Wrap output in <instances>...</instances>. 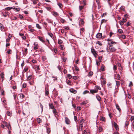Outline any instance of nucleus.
<instances>
[{
  "label": "nucleus",
  "mask_w": 134,
  "mask_h": 134,
  "mask_svg": "<svg viewBox=\"0 0 134 134\" xmlns=\"http://www.w3.org/2000/svg\"><path fill=\"white\" fill-rule=\"evenodd\" d=\"M25 96L23 94H19L18 95L17 99L19 102H21L24 100Z\"/></svg>",
  "instance_id": "obj_1"
},
{
  "label": "nucleus",
  "mask_w": 134,
  "mask_h": 134,
  "mask_svg": "<svg viewBox=\"0 0 134 134\" xmlns=\"http://www.w3.org/2000/svg\"><path fill=\"white\" fill-rule=\"evenodd\" d=\"M92 53L93 54V55L94 56L95 58H96L97 56V52L93 48H92L91 50Z\"/></svg>",
  "instance_id": "obj_2"
},
{
  "label": "nucleus",
  "mask_w": 134,
  "mask_h": 134,
  "mask_svg": "<svg viewBox=\"0 0 134 134\" xmlns=\"http://www.w3.org/2000/svg\"><path fill=\"white\" fill-rule=\"evenodd\" d=\"M84 121V119H82L81 120V122L80 123V125L79 126V130L81 131L82 130L83 125H82L83 122Z\"/></svg>",
  "instance_id": "obj_3"
},
{
  "label": "nucleus",
  "mask_w": 134,
  "mask_h": 134,
  "mask_svg": "<svg viewBox=\"0 0 134 134\" xmlns=\"http://www.w3.org/2000/svg\"><path fill=\"white\" fill-rule=\"evenodd\" d=\"M109 48L111 52H115L116 50V49L115 48L112 47L111 45L110 46Z\"/></svg>",
  "instance_id": "obj_4"
},
{
  "label": "nucleus",
  "mask_w": 134,
  "mask_h": 134,
  "mask_svg": "<svg viewBox=\"0 0 134 134\" xmlns=\"http://www.w3.org/2000/svg\"><path fill=\"white\" fill-rule=\"evenodd\" d=\"M70 91L71 93H73L76 94L77 93V91L75 90L73 88H70L69 90Z\"/></svg>",
  "instance_id": "obj_5"
},
{
  "label": "nucleus",
  "mask_w": 134,
  "mask_h": 134,
  "mask_svg": "<svg viewBox=\"0 0 134 134\" xmlns=\"http://www.w3.org/2000/svg\"><path fill=\"white\" fill-rule=\"evenodd\" d=\"M65 122L67 124H69L70 122L69 119L67 117L65 118Z\"/></svg>",
  "instance_id": "obj_6"
},
{
  "label": "nucleus",
  "mask_w": 134,
  "mask_h": 134,
  "mask_svg": "<svg viewBox=\"0 0 134 134\" xmlns=\"http://www.w3.org/2000/svg\"><path fill=\"white\" fill-rule=\"evenodd\" d=\"M9 12L8 11H5V12H4V14H3V15L5 17H6L7 16V15H9Z\"/></svg>",
  "instance_id": "obj_7"
},
{
  "label": "nucleus",
  "mask_w": 134,
  "mask_h": 134,
  "mask_svg": "<svg viewBox=\"0 0 134 134\" xmlns=\"http://www.w3.org/2000/svg\"><path fill=\"white\" fill-rule=\"evenodd\" d=\"M114 126L115 129L117 130H119V128L118 127V125L115 122H114Z\"/></svg>",
  "instance_id": "obj_8"
},
{
  "label": "nucleus",
  "mask_w": 134,
  "mask_h": 134,
  "mask_svg": "<svg viewBox=\"0 0 134 134\" xmlns=\"http://www.w3.org/2000/svg\"><path fill=\"white\" fill-rule=\"evenodd\" d=\"M90 91L91 93L93 94L97 92H98V90H97V89H95L94 90H90Z\"/></svg>",
  "instance_id": "obj_9"
},
{
  "label": "nucleus",
  "mask_w": 134,
  "mask_h": 134,
  "mask_svg": "<svg viewBox=\"0 0 134 134\" xmlns=\"http://www.w3.org/2000/svg\"><path fill=\"white\" fill-rule=\"evenodd\" d=\"M102 34L101 33H98L96 35V37L98 38H100L102 37Z\"/></svg>",
  "instance_id": "obj_10"
},
{
  "label": "nucleus",
  "mask_w": 134,
  "mask_h": 134,
  "mask_svg": "<svg viewBox=\"0 0 134 134\" xmlns=\"http://www.w3.org/2000/svg\"><path fill=\"white\" fill-rule=\"evenodd\" d=\"M38 44L37 43H34V49L36 50L38 48Z\"/></svg>",
  "instance_id": "obj_11"
},
{
  "label": "nucleus",
  "mask_w": 134,
  "mask_h": 134,
  "mask_svg": "<svg viewBox=\"0 0 134 134\" xmlns=\"http://www.w3.org/2000/svg\"><path fill=\"white\" fill-rule=\"evenodd\" d=\"M108 43L110 46L111 45V44H115L116 43V42H115L113 41L112 40H111Z\"/></svg>",
  "instance_id": "obj_12"
},
{
  "label": "nucleus",
  "mask_w": 134,
  "mask_h": 134,
  "mask_svg": "<svg viewBox=\"0 0 134 134\" xmlns=\"http://www.w3.org/2000/svg\"><path fill=\"white\" fill-rule=\"evenodd\" d=\"M101 81L104 84H105L106 83V81L105 79H103V78H102V77H101Z\"/></svg>",
  "instance_id": "obj_13"
},
{
  "label": "nucleus",
  "mask_w": 134,
  "mask_h": 134,
  "mask_svg": "<svg viewBox=\"0 0 134 134\" xmlns=\"http://www.w3.org/2000/svg\"><path fill=\"white\" fill-rule=\"evenodd\" d=\"M96 98L97 100L99 101H100L101 100V98L98 95H96Z\"/></svg>",
  "instance_id": "obj_14"
},
{
  "label": "nucleus",
  "mask_w": 134,
  "mask_h": 134,
  "mask_svg": "<svg viewBox=\"0 0 134 134\" xmlns=\"http://www.w3.org/2000/svg\"><path fill=\"white\" fill-rule=\"evenodd\" d=\"M38 37V39L39 40H40V41H41V42H42L43 43H44L45 42V41L44 40H43V38L41 37V36H39Z\"/></svg>",
  "instance_id": "obj_15"
},
{
  "label": "nucleus",
  "mask_w": 134,
  "mask_h": 134,
  "mask_svg": "<svg viewBox=\"0 0 134 134\" xmlns=\"http://www.w3.org/2000/svg\"><path fill=\"white\" fill-rule=\"evenodd\" d=\"M116 106L117 109L118 110L119 112H120L121 110V109L120 108V107L118 104H116Z\"/></svg>",
  "instance_id": "obj_16"
},
{
  "label": "nucleus",
  "mask_w": 134,
  "mask_h": 134,
  "mask_svg": "<svg viewBox=\"0 0 134 134\" xmlns=\"http://www.w3.org/2000/svg\"><path fill=\"white\" fill-rule=\"evenodd\" d=\"M49 106L51 109H53L54 108L53 105L52 103L49 104Z\"/></svg>",
  "instance_id": "obj_17"
},
{
  "label": "nucleus",
  "mask_w": 134,
  "mask_h": 134,
  "mask_svg": "<svg viewBox=\"0 0 134 134\" xmlns=\"http://www.w3.org/2000/svg\"><path fill=\"white\" fill-rule=\"evenodd\" d=\"M53 14L55 16H56L58 15V14L57 12H52Z\"/></svg>",
  "instance_id": "obj_18"
},
{
  "label": "nucleus",
  "mask_w": 134,
  "mask_h": 134,
  "mask_svg": "<svg viewBox=\"0 0 134 134\" xmlns=\"http://www.w3.org/2000/svg\"><path fill=\"white\" fill-rule=\"evenodd\" d=\"M1 78L2 79V81H3L4 80V74L3 72L1 73Z\"/></svg>",
  "instance_id": "obj_19"
},
{
  "label": "nucleus",
  "mask_w": 134,
  "mask_h": 134,
  "mask_svg": "<svg viewBox=\"0 0 134 134\" xmlns=\"http://www.w3.org/2000/svg\"><path fill=\"white\" fill-rule=\"evenodd\" d=\"M12 9V7H8L5 8L4 10L6 11V10H10Z\"/></svg>",
  "instance_id": "obj_20"
},
{
  "label": "nucleus",
  "mask_w": 134,
  "mask_h": 134,
  "mask_svg": "<svg viewBox=\"0 0 134 134\" xmlns=\"http://www.w3.org/2000/svg\"><path fill=\"white\" fill-rule=\"evenodd\" d=\"M53 113L55 115H57V112L55 109H53Z\"/></svg>",
  "instance_id": "obj_21"
},
{
  "label": "nucleus",
  "mask_w": 134,
  "mask_h": 134,
  "mask_svg": "<svg viewBox=\"0 0 134 134\" xmlns=\"http://www.w3.org/2000/svg\"><path fill=\"white\" fill-rule=\"evenodd\" d=\"M28 67L26 66L25 67V68L24 69L23 71H24L25 72H26L28 70Z\"/></svg>",
  "instance_id": "obj_22"
},
{
  "label": "nucleus",
  "mask_w": 134,
  "mask_h": 134,
  "mask_svg": "<svg viewBox=\"0 0 134 134\" xmlns=\"http://www.w3.org/2000/svg\"><path fill=\"white\" fill-rule=\"evenodd\" d=\"M120 37L122 38L123 39H124L126 38V36L125 35H120Z\"/></svg>",
  "instance_id": "obj_23"
},
{
  "label": "nucleus",
  "mask_w": 134,
  "mask_h": 134,
  "mask_svg": "<svg viewBox=\"0 0 134 134\" xmlns=\"http://www.w3.org/2000/svg\"><path fill=\"white\" fill-rule=\"evenodd\" d=\"M7 115L8 116H10L12 114V112L9 111H7Z\"/></svg>",
  "instance_id": "obj_24"
},
{
  "label": "nucleus",
  "mask_w": 134,
  "mask_h": 134,
  "mask_svg": "<svg viewBox=\"0 0 134 134\" xmlns=\"http://www.w3.org/2000/svg\"><path fill=\"white\" fill-rule=\"evenodd\" d=\"M60 20L62 23H64L65 22V20L64 19L62 18H60Z\"/></svg>",
  "instance_id": "obj_25"
},
{
  "label": "nucleus",
  "mask_w": 134,
  "mask_h": 134,
  "mask_svg": "<svg viewBox=\"0 0 134 134\" xmlns=\"http://www.w3.org/2000/svg\"><path fill=\"white\" fill-rule=\"evenodd\" d=\"M66 83L67 84L69 85H71V82L69 80H66Z\"/></svg>",
  "instance_id": "obj_26"
},
{
  "label": "nucleus",
  "mask_w": 134,
  "mask_h": 134,
  "mask_svg": "<svg viewBox=\"0 0 134 134\" xmlns=\"http://www.w3.org/2000/svg\"><path fill=\"white\" fill-rule=\"evenodd\" d=\"M45 93L47 95H48L49 94V91L47 89H46V88H45Z\"/></svg>",
  "instance_id": "obj_27"
},
{
  "label": "nucleus",
  "mask_w": 134,
  "mask_h": 134,
  "mask_svg": "<svg viewBox=\"0 0 134 134\" xmlns=\"http://www.w3.org/2000/svg\"><path fill=\"white\" fill-rule=\"evenodd\" d=\"M0 29L1 30L4 29L3 25L1 23H0Z\"/></svg>",
  "instance_id": "obj_28"
},
{
  "label": "nucleus",
  "mask_w": 134,
  "mask_h": 134,
  "mask_svg": "<svg viewBox=\"0 0 134 134\" xmlns=\"http://www.w3.org/2000/svg\"><path fill=\"white\" fill-rule=\"evenodd\" d=\"M37 119V122L38 123H40L42 121V120L40 118H38Z\"/></svg>",
  "instance_id": "obj_29"
},
{
  "label": "nucleus",
  "mask_w": 134,
  "mask_h": 134,
  "mask_svg": "<svg viewBox=\"0 0 134 134\" xmlns=\"http://www.w3.org/2000/svg\"><path fill=\"white\" fill-rule=\"evenodd\" d=\"M120 9L121 10H122L124 11H125V7L124 6H121L120 7Z\"/></svg>",
  "instance_id": "obj_30"
},
{
  "label": "nucleus",
  "mask_w": 134,
  "mask_h": 134,
  "mask_svg": "<svg viewBox=\"0 0 134 134\" xmlns=\"http://www.w3.org/2000/svg\"><path fill=\"white\" fill-rule=\"evenodd\" d=\"M36 27L39 29H41L40 26L38 24H36Z\"/></svg>",
  "instance_id": "obj_31"
},
{
  "label": "nucleus",
  "mask_w": 134,
  "mask_h": 134,
  "mask_svg": "<svg viewBox=\"0 0 134 134\" xmlns=\"http://www.w3.org/2000/svg\"><path fill=\"white\" fill-rule=\"evenodd\" d=\"M48 34L52 38H53V35L52 33H48Z\"/></svg>",
  "instance_id": "obj_32"
},
{
  "label": "nucleus",
  "mask_w": 134,
  "mask_h": 134,
  "mask_svg": "<svg viewBox=\"0 0 134 134\" xmlns=\"http://www.w3.org/2000/svg\"><path fill=\"white\" fill-rule=\"evenodd\" d=\"M27 48H25V50L24 51V55H26V54H27Z\"/></svg>",
  "instance_id": "obj_33"
},
{
  "label": "nucleus",
  "mask_w": 134,
  "mask_h": 134,
  "mask_svg": "<svg viewBox=\"0 0 134 134\" xmlns=\"http://www.w3.org/2000/svg\"><path fill=\"white\" fill-rule=\"evenodd\" d=\"M96 89H97V90H100L101 88L99 86H95Z\"/></svg>",
  "instance_id": "obj_34"
},
{
  "label": "nucleus",
  "mask_w": 134,
  "mask_h": 134,
  "mask_svg": "<svg viewBox=\"0 0 134 134\" xmlns=\"http://www.w3.org/2000/svg\"><path fill=\"white\" fill-rule=\"evenodd\" d=\"M32 78V76L31 75H30L27 78V81H29Z\"/></svg>",
  "instance_id": "obj_35"
},
{
  "label": "nucleus",
  "mask_w": 134,
  "mask_h": 134,
  "mask_svg": "<svg viewBox=\"0 0 134 134\" xmlns=\"http://www.w3.org/2000/svg\"><path fill=\"white\" fill-rule=\"evenodd\" d=\"M12 9H15L17 11H19L20 10V9H19V8H15V7L14 8H13V7H12Z\"/></svg>",
  "instance_id": "obj_36"
},
{
  "label": "nucleus",
  "mask_w": 134,
  "mask_h": 134,
  "mask_svg": "<svg viewBox=\"0 0 134 134\" xmlns=\"http://www.w3.org/2000/svg\"><path fill=\"white\" fill-rule=\"evenodd\" d=\"M80 23H81L82 25H83L84 23V22L83 19H81L80 21H79Z\"/></svg>",
  "instance_id": "obj_37"
},
{
  "label": "nucleus",
  "mask_w": 134,
  "mask_h": 134,
  "mask_svg": "<svg viewBox=\"0 0 134 134\" xmlns=\"http://www.w3.org/2000/svg\"><path fill=\"white\" fill-rule=\"evenodd\" d=\"M99 131L100 132H102L103 131L102 127L101 126H99Z\"/></svg>",
  "instance_id": "obj_38"
},
{
  "label": "nucleus",
  "mask_w": 134,
  "mask_h": 134,
  "mask_svg": "<svg viewBox=\"0 0 134 134\" xmlns=\"http://www.w3.org/2000/svg\"><path fill=\"white\" fill-rule=\"evenodd\" d=\"M67 77L69 78V79H70L72 77L71 75L70 74H68L67 75Z\"/></svg>",
  "instance_id": "obj_39"
},
{
  "label": "nucleus",
  "mask_w": 134,
  "mask_h": 134,
  "mask_svg": "<svg viewBox=\"0 0 134 134\" xmlns=\"http://www.w3.org/2000/svg\"><path fill=\"white\" fill-rule=\"evenodd\" d=\"M93 74V72L92 71H90L88 74V76H91Z\"/></svg>",
  "instance_id": "obj_40"
},
{
  "label": "nucleus",
  "mask_w": 134,
  "mask_h": 134,
  "mask_svg": "<svg viewBox=\"0 0 134 134\" xmlns=\"http://www.w3.org/2000/svg\"><path fill=\"white\" fill-rule=\"evenodd\" d=\"M83 6H79V9L80 10H81L83 8Z\"/></svg>",
  "instance_id": "obj_41"
},
{
  "label": "nucleus",
  "mask_w": 134,
  "mask_h": 134,
  "mask_svg": "<svg viewBox=\"0 0 134 134\" xmlns=\"http://www.w3.org/2000/svg\"><path fill=\"white\" fill-rule=\"evenodd\" d=\"M102 57L101 56H100L98 57V59H99L100 62H102Z\"/></svg>",
  "instance_id": "obj_42"
},
{
  "label": "nucleus",
  "mask_w": 134,
  "mask_h": 134,
  "mask_svg": "<svg viewBox=\"0 0 134 134\" xmlns=\"http://www.w3.org/2000/svg\"><path fill=\"white\" fill-rule=\"evenodd\" d=\"M58 4L59 7L60 8H62L63 7L62 4L60 3H58Z\"/></svg>",
  "instance_id": "obj_43"
},
{
  "label": "nucleus",
  "mask_w": 134,
  "mask_h": 134,
  "mask_svg": "<svg viewBox=\"0 0 134 134\" xmlns=\"http://www.w3.org/2000/svg\"><path fill=\"white\" fill-rule=\"evenodd\" d=\"M118 31L120 34H122L123 32V31L122 29H119L118 30Z\"/></svg>",
  "instance_id": "obj_44"
},
{
  "label": "nucleus",
  "mask_w": 134,
  "mask_h": 134,
  "mask_svg": "<svg viewBox=\"0 0 134 134\" xmlns=\"http://www.w3.org/2000/svg\"><path fill=\"white\" fill-rule=\"evenodd\" d=\"M106 21L104 19H102L101 22V25L103 23H105Z\"/></svg>",
  "instance_id": "obj_45"
},
{
  "label": "nucleus",
  "mask_w": 134,
  "mask_h": 134,
  "mask_svg": "<svg viewBox=\"0 0 134 134\" xmlns=\"http://www.w3.org/2000/svg\"><path fill=\"white\" fill-rule=\"evenodd\" d=\"M74 67L75 68V69L76 71H78L79 70V68L77 66L75 65Z\"/></svg>",
  "instance_id": "obj_46"
},
{
  "label": "nucleus",
  "mask_w": 134,
  "mask_h": 134,
  "mask_svg": "<svg viewBox=\"0 0 134 134\" xmlns=\"http://www.w3.org/2000/svg\"><path fill=\"white\" fill-rule=\"evenodd\" d=\"M89 92V91L87 90H85L83 92V94H85L86 93H88Z\"/></svg>",
  "instance_id": "obj_47"
},
{
  "label": "nucleus",
  "mask_w": 134,
  "mask_h": 134,
  "mask_svg": "<svg viewBox=\"0 0 134 134\" xmlns=\"http://www.w3.org/2000/svg\"><path fill=\"white\" fill-rule=\"evenodd\" d=\"M104 119V117H100V120H101L104 121H105Z\"/></svg>",
  "instance_id": "obj_48"
},
{
  "label": "nucleus",
  "mask_w": 134,
  "mask_h": 134,
  "mask_svg": "<svg viewBox=\"0 0 134 134\" xmlns=\"http://www.w3.org/2000/svg\"><path fill=\"white\" fill-rule=\"evenodd\" d=\"M116 85L118 86H119L120 85V82L119 81H116Z\"/></svg>",
  "instance_id": "obj_49"
},
{
  "label": "nucleus",
  "mask_w": 134,
  "mask_h": 134,
  "mask_svg": "<svg viewBox=\"0 0 134 134\" xmlns=\"http://www.w3.org/2000/svg\"><path fill=\"white\" fill-rule=\"evenodd\" d=\"M96 43H97V44H98L100 46H102V44L101 43V42L99 41H97Z\"/></svg>",
  "instance_id": "obj_50"
},
{
  "label": "nucleus",
  "mask_w": 134,
  "mask_h": 134,
  "mask_svg": "<svg viewBox=\"0 0 134 134\" xmlns=\"http://www.w3.org/2000/svg\"><path fill=\"white\" fill-rule=\"evenodd\" d=\"M47 131L48 133L49 134L51 130L47 128Z\"/></svg>",
  "instance_id": "obj_51"
},
{
  "label": "nucleus",
  "mask_w": 134,
  "mask_h": 134,
  "mask_svg": "<svg viewBox=\"0 0 134 134\" xmlns=\"http://www.w3.org/2000/svg\"><path fill=\"white\" fill-rule=\"evenodd\" d=\"M96 2L98 5H99L100 3H99V0H96Z\"/></svg>",
  "instance_id": "obj_52"
},
{
  "label": "nucleus",
  "mask_w": 134,
  "mask_h": 134,
  "mask_svg": "<svg viewBox=\"0 0 134 134\" xmlns=\"http://www.w3.org/2000/svg\"><path fill=\"white\" fill-rule=\"evenodd\" d=\"M130 120L131 121L134 120V116H131Z\"/></svg>",
  "instance_id": "obj_53"
},
{
  "label": "nucleus",
  "mask_w": 134,
  "mask_h": 134,
  "mask_svg": "<svg viewBox=\"0 0 134 134\" xmlns=\"http://www.w3.org/2000/svg\"><path fill=\"white\" fill-rule=\"evenodd\" d=\"M129 87H131L132 86V82L131 81L130 82V83H129Z\"/></svg>",
  "instance_id": "obj_54"
},
{
  "label": "nucleus",
  "mask_w": 134,
  "mask_h": 134,
  "mask_svg": "<svg viewBox=\"0 0 134 134\" xmlns=\"http://www.w3.org/2000/svg\"><path fill=\"white\" fill-rule=\"evenodd\" d=\"M64 46L63 45H60V49L62 50H63L64 49Z\"/></svg>",
  "instance_id": "obj_55"
},
{
  "label": "nucleus",
  "mask_w": 134,
  "mask_h": 134,
  "mask_svg": "<svg viewBox=\"0 0 134 134\" xmlns=\"http://www.w3.org/2000/svg\"><path fill=\"white\" fill-rule=\"evenodd\" d=\"M87 103V101H84L83 102H82L81 103V104H85Z\"/></svg>",
  "instance_id": "obj_56"
},
{
  "label": "nucleus",
  "mask_w": 134,
  "mask_h": 134,
  "mask_svg": "<svg viewBox=\"0 0 134 134\" xmlns=\"http://www.w3.org/2000/svg\"><path fill=\"white\" fill-rule=\"evenodd\" d=\"M21 37L22 39L24 40H25L26 39V37L25 36H24V35L23 36Z\"/></svg>",
  "instance_id": "obj_57"
},
{
  "label": "nucleus",
  "mask_w": 134,
  "mask_h": 134,
  "mask_svg": "<svg viewBox=\"0 0 134 134\" xmlns=\"http://www.w3.org/2000/svg\"><path fill=\"white\" fill-rule=\"evenodd\" d=\"M19 18L21 19H22L23 18V16L20 14L19 15Z\"/></svg>",
  "instance_id": "obj_58"
},
{
  "label": "nucleus",
  "mask_w": 134,
  "mask_h": 134,
  "mask_svg": "<svg viewBox=\"0 0 134 134\" xmlns=\"http://www.w3.org/2000/svg\"><path fill=\"white\" fill-rule=\"evenodd\" d=\"M16 94L15 93H14L13 96L14 97V99H15L16 98Z\"/></svg>",
  "instance_id": "obj_59"
},
{
  "label": "nucleus",
  "mask_w": 134,
  "mask_h": 134,
  "mask_svg": "<svg viewBox=\"0 0 134 134\" xmlns=\"http://www.w3.org/2000/svg\"><path fill=\"white\" fill-rule=\"evenodd\" d=\"M58 68L59 70H61V67L60 65H59L58 66Z\"/></svg>",
  "instance_id": "obj_60"
},
{
  "label": "nucleus",
  "mask_w": 134,
  "mask_h": 134,
  "mask_svg": "<svg viewBox=\"0 0 134 134\" xmlns=\"http://www.w3.org/2000/svg\"><path fill=\"white\" fill-rule=\"evenodd\" d=\"M119 23L121 25H122L124 24V23L123 22V21H120Z\"/></svg>",
  "instance_id": "obj_61"
},
{
  "label": "nucleus",
  "mask_w": 134,
  "mask_h": 134,
  "mask_svg": "<svg viewBox=\"0 0 134 134\" xmlns=\"http://www.w3.org/2000/svg\"><path fill=\"white\" fill-rule=\"evenodd\" d=\"M117 69V66L116 65H114L113 67V69L114 70H116Z\"/></svg>",
  "instance_id": "obj_62"
},
{
  "label": "nucleus",
  "mask_w": 134,
  "mask_h": 134,
  "mask_svg": "<svg viewBox=\"0 0 134 134\" xmlns=\"http://www.w3.org/2000/svg\"><path fill=\"white\" fill-rule=\"evenodd\" d=\"M26 86V83H24L23 85V87L24 88H25Z\"/></svg>",
  "instance_id": "obj_63"
},
{
  "label": "nucleus",
  "mask_w": 134,
  "mask_h": 134,
  "mask_svg": "<svg viewBox=\"0 0 134 134\" xmlns=\"http://www.w3.org/2000/svg\"><path fill=\"white\" fill-rule=\"evenodd\" d=\"M118 79L119 80L120 79V76L119 74L117 75Z\"/></svg>",
  "instance_id": "obj_64"
}]
</instances>
